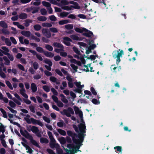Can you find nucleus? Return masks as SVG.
<instances>
[{
	"mask_svg": "<svg viewBox=\"0 0 154 154\" xmlns=\"http://www.w3.org/2000/svg\"><path fill=\"white\" fill-rule=\"evenodd\" d=\"M74 109L75 114L79 115L80 118V122L79 120L77 121L78 123H80V124L78 125V128L76 125H73V128L75 131L79 133L77 137V139H76L73 137L74 134L71 131H68L67 134L68 135L72 137L73 142L76 145V146L74 145L76 147L80 145H81V146L82 145V143L85 135V126L83 120L82 112L76 106H74Z\"/></svg>",
	"mask_w": 154,
	"mask_h": 154,
	"instance_id": "nucleus-1",
	"label": "nucleus"
},
{
	"mask_svg": "<svg viewBox=\"0 0 154 154\" xmlns=\"http://www.w3.org/2000/svg\"><path fill=\"white\" fill-rule=\"evenodd\" d=\"M81 146V145H80V146L75 147L73 144H68L66 146L70 150H68L64 147H63V149L65 151V153H63V154H75L77 153V151H81L79 150Z\"/></svg>",
	"mask_w": 154,
	"mask_h": 154,
	"instance_id": "nucleus-2",
	"label": "nucleus"
},
{
	"mask_svg": "<svg viewBox=\"0 0 154 154\" xmlns=\"http://www.w3.org/2000/svg\"><path fill=\"white\" fill-rule=\"evenodd\" d=\"M75 58L81 60L82 63L84 64V66L86 69H84V70L86 72L90 71L91 72H93L92 70L93 68L91 67L90 63H88L87 65H85L86 64L85 59L84 58L83 56L81 54H79L78 55H74Z\"/></svg>",
	"mask_w": 154,
	"mask_h": 154,
	"instance_id": "nucleus-3",
	"label": "nucleus"
},
{
	"mask_svg": "<svg viewBox=\"0 0 154 154\" xmlns=\"http://www.w3.org/2000/svg\"><path fill=\"white\" fill-rule=\"evenodd\" d=\"M124 54V51L121 49L114 51L113 52L112 57L116 59V64L118 66H119V63L121 61L120 58L122 57Z\"/></svg>",
	"mask_w": 154,
	"mask_h": 154,
	"instance_id": "nucleus-4",
	"label": "nucleus"
},
{
	"mask_svg": "<svg viewBox=\"0 0 154 154\" xmlns=\"http://www.w3.org/2000/svg\"><path fill=\"white\" fill-rule=\"evenodd\" d=\"M49 144L51 148H55L56 149L57 154H63L62 149L60 148L59 144L56 142L55 139L50 140Z\"/></svg>",
	"mask_w": 154,
	"mask_h": 154,
	"instance_id": "nucleus-5",
	"label": "nucleus"
},
{
	"mask_svg": "<svg viewBox=\"0 0 154 154\" xmlns=\"http://www.w3.org/2000/svg\"><path fill=\"white\" fill-rule=\"evenodd\" d=\"M75 30L78 32L83 33V35L88 37H90L93 35L92 32L84 28L76 27L75 29Z\"/></svg>",
	"mask_w": 154,
	"mask_h": 154,
	"instance_id": "nucleus-6",
	"label": "nucleus"
},
{
	"mask_svg": "<svg viewBox=\"0 0 154 154\" xmlns=\"http://www.w3.org/2000/svg\"><path fill=\"white\" fill-rule=\"evenodd\" d=\"M88 43L89 45L88 47H87L85 48L86 54H88L91 53V50L96 47V45L93 44L94 41L93 40L89 41Z\"/></svg>",
	"mask_w": 154,
	"mask_h": 154,
	"instance_id": "nucleus-7",
	"label": "nucleus"
},
{
	"mask_svg": "<svg viewBox=\"0 0 154 154\" xmlns=\"http://www.w3.org/2000/svg\"><path fill=\"white\" fill-rule=\"evenodd\" d=\"M28 131H32V132L35 133L36 135L38 137H41L42 135L40 132H39V130L38 128L35 126H30L28 128Z\"/></svg>",
	"mask_w": 154,
	"mask_h": 154,
	"instance_id": "nucleus-8",
	"label": "nucleus"
},
{
	"mask_svg": "<svg viewBox=\"0 0 154 154\" xmlns=\"http://www.w3.org/2000/svg\"><path fill=\"white\" fill-rule=\"evenodd\" d=\"M21 134L26 138L29 139L32 136L24 128H21L20 130Z\"/></svg>",
	"mask_w": 154,
	"mask_h": 154,
	"instance_id": "nucleus-9",
	"label": "nucleus"
},
{
	"mask_svg": "<svg viewBox=\"0 0 154 154\" xmlns=\"http://www.w3.org/2000/svg\"><path fill=\"white\" fill-rule=\"evenodd\" d=\"M85 56V58H86V59H85L86 63H90L89 60L91 61L94 60L96 57H98V56L97 55H91L88 57Z\"/></svg>",
	"mask_w": 154,
	"mask_h": 154,
	"instance_id": "nucleus-10",
	"label": "nucleus"
},
{
	"mask_svg": "<svg viewBox=\"0 0 154 154\" xmlns=\"http://www.w3.org/2000/svg\"><path fill=\"white\" fill-rule=\"evenodd\" d=\"M63 112L68 117L70 116V114L74 113L73 109L71 108H69L67 110H64Z\"/></svg>",
	"mask_w": 154,
	"mask_h": 154,
	"instance_id": "nucleus-11",
	"label": "nucleus"
},
{
	"mask_svg": "<svg viewBox=\"0 0 154 154\" xmlns=\"http://www.w3.org/2000/svg\"><path fill=\"white\" fill-rule=\"evenodd\" d=\"M42 33L47 38H49L51 36V33L49 32L47 29H43L42 30Z\"/></svg>",
	"mask_w": 154,
	"mask_h": 154,
	"instance_id": "nucleus-12",
	"label": "nucleus"
},
{
	"mask_svg": "<svg viewBox=\"0 0 154 154\" xmlns=\"http://www.w3.org/2000/svg\"><path fill=\"white\" fill-rule=\"evenodd\" d=\"M72 41L71 39L69 38L65 37L63 38V42L66 45L69 46L70 45V42Z\"/></svg>",
	"mask_w": 154,
	"mask_h": 154,
	"instance_id": "nucleus-13",
	"label": "nucleus"
},
{
	"mask_svg": "<svg viewBox=\"0 0 154 154\" xmlns=\"http://www.w3.org/2000/svg\"><path fill=\"white\" fill-rule=\"evenodd\" d=\"M32 124H37L40 126L42 127L43 124L39 120H37L34 119H31Z\"/></svg>",
	"mask_w": 154,
	"mask_h": 154,
	"instance_id": "nucleus-14",
	"label": "nucleus"
},
{
	"mask_svg": "<svg viewBox=\"0 0 154 154\" xmlns=\"http://www.w3.org/2000/svg\"><path fill=\"white\" fill-rule=\"evenodd\" d=\"M58 140L61 144L62 147L63 148V147H64L63 145L65 144L66 142V138L63 137H61L59 138L58 139Z\"/></svg>",
	"mask_w": 154,
	"mask_h": 154,
	"instance_id": "nucleus-15",
	"label": "nucleus"
},
{
	"mask_svg": "<svg viewBox=\"0 0 154 154\" xmlns=\"http://www.w3.org/2000/svg\"><path fill=\"white\" fill-rule=\"evenodd\" d=\"M24 119L28 123H32L31 119H33V118H31L30 119V116L28 114L25 115H24Z\"/></svg>",
	"mask_w": 154,
	"mask_h": 154,
	"instance_id": "nucleus-16",
	"label": "nucleus"
},
{
	"mask_svg": "<svg viewBox=\"0 0 154 154\" xmlns=\"http://www.w3.org/2000/svg\"><path fill=\"white\" fill-rule=\"evenodd\" d=\"M20 93L25 98L27 99L28 98V96L26 93V91L24 89H21L20 90Z\"/></svg>",
	"mask_w": 154,
	"mask_h": 154,
	"instance_id": "nucleus-17",
	"label": "nucleus"
},
{
	"mask_svg": "<svg viewBox=\"0 0 154 154\" xmlns=\"http://www.w3.org/2000/svg\"><path fill=\"white\" fill-rule=\"evenodd\" d=\"M114 149L115 150V151L118 153H120L121 154H122V147L120 146H117L114 147Z\"/></svg>",
	"mask_w": 154,
	"mask_h": 154,
	"instance_id": "nucleus-18",
	"label": "nucleus"
},
{
	"mask_svg": "<svg viewBox=\"0 0 154 154\" xmlns=\"http://www.w3.org/2000/svg\"><path fill=\"white\" fill-rule=\"evenodd\" d=\"M21 33L22 35L27 37H29L31 35L30 32L28 31H23Z\"/></svg>",
	"mask_w": 154,
	"mask_h": 154,
	"instance_id": "nucleus-19",
	"label": "nucleus"
},
{
	"mask_svg": "<svg viewBox=\"0 0 154 154\" xmlns=\"http://www.w3.org/2000/svg\"><path fill=\"white\" fill-rule=\"evenodd\" d=\"M21 143L26 147L27 152H29V153H31L32 152V150L29 146L26 145L23 142H22Z\"/></svg>",
	"mask_w": 154,
	"mask_h": 154,
	"instance_id": "nucleus-20",
	"label": "nucleus"
},
{
	"mask_svg": "<svg viewBox=\"0 0 154 154\" xmlns=\"http://www.w3.org/2000/svg\"><path fill=\"white\" fill-rule=\"evenodd\" d=\"M31 87L32 91V92H35L36 91L37 88V86L35 83H31Z\"/></svg>",
	"mask_w": 154,
	"mask_h": 154,
	"instance_id": "nucleus-21",
	"label": "nucleus"
},
{
	"mask_svg": "<svg viewBox=\"0 0 154 154\" xmlns=\"http://www.w3.org/2000/svg\"><path fill=\"white\" fill-rule=\"evenodd\" d=\"M44 53L45 56L48 57H52L54 55V54L52 52L45 51Z\"/></svg>",
	"mask_w": 154,
	"mask_h": 154,
	"instance_id": "nucleus-22",
	"label": "nucleus"
},
{
	"mask_svg": "<svg viewBox=\"0 0 154 154\" xmlns=\"http://www.w3.org/2000/svg\"><path fill=\"white\" fill-rule=\"evenodd\" d=\"M53 45L54 47L60 48H63V46L61 44L58 42H54L53 44Z\"/></svg>",
	"mask_w": 154,
	"mask_h": 154,
	"instance_id": "nucleus-23",
	"label": "nucleus"
},
{
	"mask_svg": "<svg viewBox=\"0 0 154 154\" xmlns=\"http://www.w3.org/2000/svg\"><path fill=\"white\" fill-rule=\"evenodd\" d=\"M61 100L64 103H67L68 102L67 99L65 97L63 94H61L60 95Z\"/></svg>",
	"mask_w": 154,
	"mask_h": 154,
	"instance_id": "nucleus-24",
	"label": "nucleus"
},
{
	"mask_svg": "<svg viewBox=\"0 0 154 154\" xmlns=\"http://www.w3.org/2000/svg\"><path fill=\"white\" fill-rule=\"evenodd\" d=\"M28 139L30 140L31 143L35 146H38V145L37 143L33 139V137L32 136Z\"/></svg>",
	"mask_w": 154,
	"mask_h": 154,
	"instance_id": "nucleus-25",
	"label": "nucleus"
},
{
	"mask_svg": "<svg viewBox=\"0 0 154 154\" xmlns=\"http://www.w3.org/2000/svg\"><path fill=\"white\" fill-rule=\"evenodd\" d=\"M69 14V13L67 12H63L60 13L59 16L61 18H63L66 17Z\"/></svg>",
	"mask_w": 154,
	"mask_h": 154,
	"instance_id": "nucleus-26",
	"label": "nucleus"
},
{
	"mask_svg": "<svg viewBox=\"0 0 154 154\" xmlns=\"http://www.w3.org/2000/svg\"><path fill=\"white\" fill-rule=\"evenodd\" d=\"M60 5L59 6L61 7V6H63V5H68L69 4V2L66 0H63L61 1L60 3Z\"/></svg>",
	"mask_w": 154,
	"mask_h": 154,
	"instance_id": "nucleus-27",
	"label": "nucleus"
},
{
	"mask_svg": "<svg viewBox=\"0 0 154 154\" xmlns=\"http://www.w3.org/2000/svg\"><path fill=\"white\" fill-rule=\"evenodd\" d=\"M70 23V21L69 20H62L59 22V24L60 25H62L67 24Z\"/></svg>",
	"mask_w": 154,
	"mask_h": 154,
	"instance_id": "nucleus-28",
	"label": "nucleus"
},
{
	"mask_svg": "<svg viewBox=\"0 0 154 154\" xmlns=\"http://www.w3.org/2000/svg\"><path fill=\"white\" fill-rule=\"evenodd\" d=\"M70 62L71 63L76 64L79 66L81 65V63L79 61H78L74 59H72L70 60Z\"/></svg>",
	"mask_w": 154,
	"mask_h": 154,
	"instance_id": "nucleus-29",
	"label": "nucleus"
},
{
	"mask_svg": "<svg viewBox=\"0 0 154 154\" xmlns=\"http://www.w3.org/2000/svg\"><path fill=\"white\" fill-rule=\"evenodd\" d=\"M1 48L4 51L3 53L4 54L6 55L9 53V50L6 47H3Z\"/></svg>",
	"mask_w": 154,
	"mask_h": 154,
	"instance_id": "nucleus-30",
	"label": "nucleus"
},
{
	"mask_svg": "<svg viewBox=\"0 0 154 154\" xmlns=\"http://www.w3.org/2000/svg\"><path fill=\"white\" fill-rule=\"evenodd\" d=\"M57 131L62 135L65 136L66 134V131L60 129H57Z\"/></svg>",
	"mask_w": 154,
	"mask_h": 154,
	"instance_id": "nucleus-31",
	"label": "nucleus"
},
{
	"mask_svg": "<svg viewBox=\"0 0 154 154\" xmlns=\"http://www.w3.org/2000/svg\"><path fill=\"white\" fill-rule=\"evenodd\" d=\"M61 8L63 9L68 11L71 10L72 9L71 5L69 6H61Z\"/></svg>",
	"mask_w": 154,
	"mask_h": 154,
	"instance_id": "nucleus-32",
	"label": "nucleus"
},
{
	"mask_svg": "<svg viewBox=\"0 0 154 154\" xmlns=\"http://www.w3.org/2000/svg\"><path fill=\"white\" fill-rule=\"evenodd\" d=\"M13 100L14 101V102L16 103L18 105H20L21 104V102H22V100L21 99V100H20L19 99H16L15 98H13Z\"/></svg>",
	"mask_w": 154,
	"mask_h": 154,
	"instance_id": "nucleus-33",
	"label": "nucleus"
},
{
	"mask_svg": "<svg viewBox=\"0 0 154 154\" xmlns=\"http://www.w3.org/2000/svg\"><path fill=\"white\" fill-rule=\"evenodd\" d=\"M0 25L4 28H8V25L4 21L0 22Z\"/></svg>",
	"mask_w": 154,
	"mask_h": 154,
	"instance_id": "nucleus-34",
	"label": "nucleus"
},
{
	"mask_svg": "<svg viewBox=\"0 0 154 154\" xmlns=\"http://www.w3.org/2000/svg\"><path fill=\"white\" fill-rule=\"evenodd\" d=\"M3 40L5 41L7 45L8 46L11 45V43L8 38H4Z\"/></svg>",
	"mask_w": 154,
	"mask_h": 154,
	"instance_id": "nucleus-35",
	"label": "nucleus"
},
{
	"mask_svg": "<svg viewBox=\"0 0 154 154\" xmlns=\"http://www.w3.org/2000/svg\"><path fill=\"white\" fill-rule=\"evenodd\" d=\"M72 8H74L75 9H80V6L79 5V4L77 2L75 3L73 5H71Z\"/></svg>",
	"mask_w": 154,
	"mask_h": 154,
	"instance_id": "nucleus-36",
	"label": "nucleus"
},
{
	"mask_svg": "<svg viewBox=\"0 0 154 154\" xmlns=\"http://www.w3.org/2000/svg\"><path fill=\"white\" fill-rule=\"evenodd\" d=\"M43 90L46 92H48L50 90V87L47 85L43 86L42 87Z\"/></svg>",
	"mask_w": 154,
	"mask_h": 154,
	"instance_id": "nucleus-37",
	"label": "nucleus"
},
{
	"mask_svg": "<svg viewBox=\"0 0 154 154\" xmlns=\"http://www.w3.org/2000/svg\"><path fill=\"white\" fill-rule=\"evenodd\" d=\"M44 62L45 63L48 64L50 66H51L52 65V63L51 61L48 59H45L44 60Z\"/></svg>",
	"mask_w": 154,
	"mask_h": 154,
	"instance_id": "nucleus-38",
	"label": "nucleus"
},
{
	"mask_svg": "<svg viewBox=\"0 0 154 154\" xmlns=\"http://www.w3.org/2000/svg\"><path fill=\"white\" fill-rule=\"evenodd\" d=\"M5 127L2 124L0 123V131L2 133L5 132Z\"/></svg>",
	"mask_w": 154,
	"mask_h": 154,
	"instance_id": "nucleus-39",
	"label": "nucleus"
},
{
	"mask_svg": "<svg viewBox=\"0 0 154 154\" xmlns=\"http://www.w3.org/2000/svg\"><path fill=\"white\" fill-rule=\"evenodd\" d=\"M40 141L42 143H48V140L47 139L43 137L40 138Z\"/></svg>",
	"mask_w": 154,
	"mask_h": 154,
	"instance_id": "nucleus-40",
	"label": "nucleus"
},
{
	"mask_svg": "<svg viewBox=\"0 0 154 154\" xmlns=\"http://www.w3.org/2000/svg\"><path fill=\"white\" fill-rule=\"evenodd\" d=\"M3 59L5 62V64L6 65H9L10 61L8 59L6 56H4L3 57Z\"/></svg>",
	"mask_w": 154,
	"mask_h": 154,
	"instance_id": "nucleus-41",
	"label": "nucleus"
},
{
	"mask_svg": "<svg viewBox=\"0 0 154 154\" xmlns=\"http://www.w3.org/2000/svg\"><path fill=\"white\" fill-rule=\"evenodd\" d=\"M65 27L67 29H71L73 28V26L72 24H68L66 25L65 26Z\"/></svg>",
	"mask_w": 154,
	"mask_h": 154,
	"instance_id": "nucleus-42",
	"label": "nucleus"
},
{
	"mask_svg": "<svg viewBox=\"0 0 154 154\" xmlns=\"http://www.w3.org/2000/svg\"><path fill=\"white\" fill-rule=\"evenodd\" d=\"M42 3L44 6L46 7L47 8L51 6V4L48 2L43 1L42 2Z\"/></svg>",
	"mask_w": 154,
	"mask_h": 154,
	"instance_id": "nucleus-43",
	"label": "nucleus"
},
{
	"mask_svg": "<svg viewBox=\"0 0 154 154\" xmlns=\"http://www.w3.org/2000/svg\"><path fill=\"white\" fill-rule=\"evenodd\" d=\"M37 19L40 21H44L47 20V18L44 16H40L37 18Z\"/></svg>",
	"mask_w": 154,
	"mask_h": 154,
	"instance_id": "nucleus-44",
	"label": "nucleus"
},
{
	"mask_svg": "<svg viewBox=\"0 0 154 154\" xmlns=\"http://www.w3.org/2000/svg\"><path fill=\"white\" fill-rule=\"evenodd\" d=\"M42 26L45 27H50L52 26V25L50 23H43Z\"/></svg>",
	"mask_w": 154,
	"mask_h": 154,
	"instance_id": "nucleus-45",
	"label": "nucleus"
},
{
	"mask_svg": "<svg viewBox=\"0 0 154 154\" xmlns=\"http://www.w3.org/2000/svg\"><path fill=\"white\" fill-rule=\"evenodd\" d=\"M57 126L60 127H62L65 125L64 122L62 121H60L57 123Z\"/></svg>",
	"mask_w": 154,
	"mask_h": 154,
	"instance_id": "nucleus-46",
	"label": "nucleus"
},
{
	"mask_svg": "<svg viewBox=\"0 0 154 154\" xmlns=\"http://www.w3.org/2000/svg\"><path fill=\"white\" fill-rule=\"evenodd\" d=\"M45 48L47 50L51 51H52L53 49V47L49 45H46Z\"/></svg>",
	"mask_w": 154,
	"mask_h": 154,
	"instance_id": "nucleus-47",
	"label": "nucleus"
},
{
	"mask_svg": "<svg viewBox=\"0 0 154 154\" xmlns=\"http://www.w3.org/2000/svg\"><path fill=\"white\" fill-rule=\"evenodd\" d=\"M19 17L21 19H25L27 18V15L25 13H22L20 15Z\"/></svg>",
	"mask_w": 154,
	"mask_h": 154,
	"instance_id": "nucleus-48",
	"label": "nucleus"
},
{
	"mask_svg": "<svg viewBox=\"0 0 154 154\" xmlns=\"http://www.w3.org/2000/svg\"><path fill=\"white\" fill-rule=\"evenodd\" d=\"M34 28L35 30L38 31L41 29V26L39 24H36L34 26Z\"/></svg>",
	"mask_w": 154,
	"mask_h": 154,
	"instance_id": "nucleus-49",
	"label": "nucleus"
},
{
	"mask_svg": "<svg viewBox=\"0 0 154 154\" xmlns=\"http://www.w3.org/2000/svg\"><path fill=\"white\" fill-rule=\"evenodd\" d=\"M0 110L3 114V117L5 118H7V113L2 108L0 109Z\"/></svg>",
	"mask_w": 154,
	"mask_h": 154,
	"instance_id": "nucleus-50",
	"label": "nucleus"
},
{
	"mask_svg": "<svg viewBox=\"0 0 154 154\" xmlns=\"http://www.w3.org/2000/svg\"><path fill=\"white\" fill-rule=\"evenodd\" d=\"M70 66L73 69V70L74 71V72H77V69L78 68L77 66L73 64H71L70 65Z\"/></svg>",
	"mask_w": 154,
	"mask_h": 154,
	"instance_id": "nucleus-51",
	"label": "nucleus"
},
{
	"mask_svg": "<svg viewBox=\"0 0 154 154\" xmlns=\"http://www.w3.org/2000/svg\"><path fill=\"white\" fill-rule=\"evenodd\" d=\"M70 37L72 39L75 40H80L79 38L76 35H72L70 36Z\"/></svg>",
	"mask_w": 154,
	"mask_h": 154,
	"instance_id": "nucleus-52",
	"label": "nucleus"
},
{
	"mask_svg": "<svg viewBox=\"0 0 154 154\" xmlns=\"http://www.w3.org/2000/svg\"><path fill=\"white\" fill-rule=\"evenodd\" d=\"M69 94H70V96L72 97L73 100H74V99L76 97V94L72 91H70Z\"/></svg>",
	"mask_w": 154,
	"mask_h": 154,
	"instance_id": "nucleus-53",
	"label": "nucleus"
},
{
	"mask_svg": "<svg viewBox=\"0 0 154 154\" xmlns=\"http://www.w3.org/2000/svg\"><path fill=\"white\" fill-rule=\"evenodd\" d=\"M7 107L12 113L14 114H16L17 113V111L11 107L8 106H7Z\"/></svg>",
	"mask_w": 154,
	"mask_h": 154,
	"instance_id": "nucleus-54",
	"label": "nucleus"
},
{
	"mask_svg": "<svg viewBox=\"0 0 154 154\" xmlns=\"http://www.w3.org/2000/svg\"><path fill=\"white\" fill-rule=\"evenodd\" d=\"M9 106L12 108H15L16 106L15 103L11 101H10L9 103Z\"/></svg>",
	"mask_w": 154,
	"mask_h": 154,
	"instance_id": "nucleus-55",
	"label": "nucleus"
},
{
	"mask_svg": "<svg viewBox=\"0 0 154 154\" xmlns=\"http://www.w3.org/2000/svg\"><path fill=\"white\" fill-rule=\"evenodd\" d=\"M92 102L95 104H99L100 103V101L96 99H93L92 100Z\"/></svg>",
	"mask_w": 154,
	"mask_h": 154,
	"instance_id": "nucleus-56",
	"label": "nucleus"
},
{
	"mask_svg": "<svg viewBox=\"0 0 154 154\" xmlns=\"http://www.w3.org/2000/svg\"><path fill=\"white\" fill-rule=\"evenodd\" d=\"M6 83L10 89L12 90H13V87H12L11 84L9 82L7 81L6 82Z\"/></svg>",
	"mask_w": 154,
	"mask_h": 154,
	"instance_id": "nucleus-57",
	"label": "nucleus"
},
{
	"mask_svg": "<svg viewBox=\"0 0 154 154\" xmlns=\"http://www.w3.org/2000/svg\"><path fill=\"white\" fill-rule=\"evenodd\" d=\"M50 19L52 21H55L57 20L56 17L54 15H51L49 17Z\"/></svg>",
	"mask_w": 154,
	"mask_h": 154,
	"instance_id": "nucleus-58",
	"label": "nucleus"
},
{
	"mask_svg": "<svg viewBox=\"0 0 154 154\" xmlns=\"http://www.w3.org/2000/svg\"><path fill=\"white\" fill-rule=\"evenodd\" d=\"M68 18L71 19H76V16L74 14H71L69 15L68 17Z\"/></svg>",
	"mask_w": 154,
	"mask_h": 154,
	"instance_id": "nucleus-59",
	"label": "nucleus"
},
{
	"mask_svg": "<svg viewBox=\"0 0 154 154\" xmlns=\"http://www.w3.org/2000/svg\"><path fill=\"white\" fill-rule=\"evenodd\" d=\"M49 30L50 31L52 32L56 33L57 32H58V30L57 29L53 27L50 28L49 29Z\"/></svg>",
	"mask_w": 154,
	"mask_h": 154,
	"instance_id": "nucleus-60",
	"label": "nucleus"
},
{
	"mask_svg": "<svg viewBox=\"0 0 154 154\" xmlns=\"http://www.w3.org/2000/svg\"><path fill=\"white\" fill-rule=\"evenodd\" d=\"M47 133L48 134V136L49 137L50 140L54 139L53 137L52 134L51 132L50 131H48Z\"/></svg>",
	"mask_w": 154,
	"mask_h": 154,
	"instance_id": "nucleus-61",
	"label": "nucleus"
},
{
	"mask_svg": "<svg viewBox=\"0 0 154 154\" xmlns=\"http://www.w3.org/2000/svg\"><path fill=\"white\" fill-rule=\"evenodd\" d=\"M41 14L42 15H45L47 14L46 10L44 8L40 10Z\"/></svg>",
	"mask_w": 154,
	"mask_h": 154,
	"instance_id": "nucleus-62",
	"label": "nucleus"
},
{
	"mask_svg": "<svg viewBox=\"0 0 154 154\" xmlns=\"http://www.w3.org/2000/svg\"><path fill=\"white\" fill-rule=\"evenodd\" d=\"M8 56V57L11 61H13L14 60V57L13 55L9 53L6 55Z\"/></svg>",
	"mask_w": 154,
	"mask_h": 154,
	"instance_id": "nucleus-63",
	"label": "nucleus"
},
{
	"mask_svg": "<svg viewBox=\"0 0 154 154\" xmlns=\"http://www.w3.org/2000/svg\"><path fill=\"white\" fill-rule=\"evenodd\" d=\"M116 68L117 67L115 65H112L110 67L111 69L113 72H115Z\"/></svg>",
	"mask_w": 154,
	"mask_h": 154,
	"instance_id": "nucleus-64",
	"label": "nucleus"
}]
</instances>
